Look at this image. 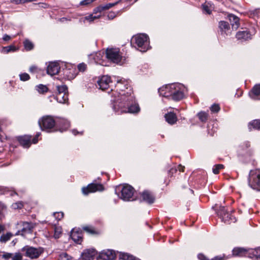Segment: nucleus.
<instances>
[{
	"instance_id": "f257e3e1",
	"label": "nucleus",
	"mask_w": 260,
	"mask_h": 260,
	"mask_svg": "<svg viewBox=\"0 0 260 260\" xmlns=\"http://www.w3.org/2000/svg\"><path fill=\"white\" fill-rule=\"evenodd\" d=\"M184 86L178 83H174L164 86L159 89V94L174 101H179L184 96Z\"/></svg>"
},
{
	"instance_id": "f03ea898",
	"label": "nucleus",
	"mask_w": 260,
	"mask_h": 260,
	"mask_svg": "<svg viewBox=\"0 0 260 260\" xmlns=\"http://www.w3.org/2000/svg\"><path fill=\"white\" fill-rule=\"evenodd\" d=\"M121 99L122 101L119 103L118 106L120 108L121 112L136 113L140 111V107L137 104L129 106L130 100L132 99L131 97L125 99V96L121 95Z\"/></svg>"
},
{
	"instance_id": "7ed1b4c3",
	"label": "nucleus",
	"mask_w": 260,
	"mask_h": 260,
	"mask_svg": "<svg viewBox=\"0 0 260 260\" xmlns=\"http://www.w3.org/2000/svg\"><path fill=\"white\" fill-rule=\"evenodd\" d=\"M249 186L255 189L260 190V170H251L249 173Z\"/></svg>"
},
{
	"instance_id": "20e7f679",
	"label": "nucleus",
	"mask_w": 260,
	"mask_h": 260,
	"mask_svg": "<svg viewBox=\"0 0 260 260\" xmlns=\"http://www.w3.org/2000/svg\"><path fill=\"white\" fill-rule=\"evenodd\" d=\"M148 37L145 34H139L133 37V41L141 48L140 51L145 52L148 49Z\"/></svg>"
},
{
	"instance_id": "39448f33",
	"label": "nucleus",
	"mask_w": 260,
	"mask_h": 260,
	"mask_svg": "<svg viewBox=\"0 0 260 260\" xmlns=\"http://www.w3.org/2000/svg\"><path fill=\"white\" fill-rule=\"evenodd\" d=\"M22 251L25 252L26 256L30 258H36L43 252V249L41 247L35 248L25 246L22 248Z\"/></svg>"
},
{
	"instance_id": "423d86ee",
	"label": "nucleus",
	"mask_w": 260,
	"mask_h": 260,
	"mask_svg": "<svg viewBox=\"0 0 260 260\" xmlns=\"http://www.w3.org/2000/svg\"><path fill=\"white\" fill-rule=\"evenodd\" d=\"M39 124L42 130H46L53 128L55 125V121L50 116L42 117L38 121Z\"/></svg>"
},
{
	"instance_id": "0eeeda50",
	"label": "nucleus",
	"mask_w": 260,
	"mask_h": 260,
	"mask_svg": "<svg viewBox=\"0 0 260 260\" xmlns=\"http://www.w3.org/2000/svg\"><path fill=\"white\" fill-rule=\"evenodd\" d=\"M106 56L114 63H119L121 60V55L119 54L118 49H107Z\"/></svg>"
},
{
	"instance_id": "6e6552de",
	"label": "nucleus",
	"mask_w": 260,
	"mask_h": 260,
	"mask_svg": "<svg viewBox=\"0 0 260 260\" xmlns=\"http://www.w3.org/2000/svg\"><path fill=\"white\" fill-rule=\"evenodd\" d=\"M18 225L21 228V230H19L16 235H24L25 234L30 233L34 228L35 224L31 222H21L18 224Z\"/></svg>"
},
{
	"instance_id": "1a4fd4ad",
	"label": "nucleus",
	"mask_w": 260,
	"mask_h": 260,
	"mask_svg": "<svg viewBox=\"0 0 260 260\" xmlns=\"http://www.w3.org/2000/svg\"><path fill=\"white\" fill-rule=\"evenodd\" d=\"M104 189L103 185L101 184L91 183L87 187H84L82 188V193L87 195L89 193L94 192L98 191H101Z\"/></svg>"
},
{
	"instance_id": "9d476101",
	"label": "nucleus",
	"mask_w": 260,
	"mask_h": 260,
	"mask_svg": "<svg viewBox=\"0 0 260 260\" xmlns=\"http://www.w3.org/2000/svg\"><path fill=\"white\" fill-rule=\"evenodd\" d=\"M134 194V188L130 185H124L121 190V199L124 201H129Z\"/></svg>"
},
{
	"instance_id": "9b49d317",
	"label": "nucleus",
	"mask_w": 260,
	"mask_h": 260,
	"mask_svg": "<svg viewBox=\"0 0 260 260\" xmlns=\"http://www.w3.org/2000/svg\"><path fill=\"white\" fill-rule=\"evenodd\" d=\"M96 255V251L93 249L84 250L81 255L82 260H93Z\"/></svg>"
},
{
	"instance_id": "f8f14e48",
	"label": "nucleus",
	"mask_w": 260,
	"mask_h": 260,
	"mask_svg": "<svg viewBox=\"0 0 260 260\" xmlns=\"http://www.w3.org/2000/svg\"><path fill=\"white\" fill-rule=\"evenodd\" d=\"M60 70L59 64L57 62H50L47 67V74L50 76H53L57 74Z\"/></svg>"
},
{
	"instance_id": "ddd939ff",
	"label": "nucleus",
	"mask_w": 260,
	"mask_h": 260,
	"mask_svg": "<svg viewBox=\"0 0 260 260\" xmlns=\"http://www.w3.org/2000/svg\"><path fill=\"white\" fill-rule=\"evenodd\" d=\"M111 82L110 77L108 76H102L98 81L99 88L104 90L109 87V84Z\"/></svg>"
},
{
	"instance_id": "4468645a",
	"label": "nucleus",
	"mask_w": 260,
	"mask_h": 260,
	"mask_svg": "<svg viewBox=\"0 0 260 260\" xmlns=\"http://www.w3.org/2000/svg\"><path fill=\"white\" fill-rule=\"evenodd\" d=\"M100 257L104 260H113L115 258L116 254L113 250L107 249L101 252Z\"/></svg>"
},
{
	"instance_id": "2eb2a0df",
	"label": "nucleus",
	"mask_w": 260,
	"mask_h": 260,
	"mask_svg": "<svg viewBox=\"0 0 260 260\" xmlns=\"http://www.w3.org/2000/svg\"><path fill=\"white\" fill-rule=\"evenodd\" d=\"M71 237L75 242L78 244H80L82 242V233L78 231L73 230L71 233Z\"/></svg>"
},
{
	"instance_id": "dca6fc26",
	"label": "nucleus",
	"mask_w": 260,
	"mask_h": 260,
	"mask_svg": "<svg viewBox=\"0 0 260 260\" xmlns=\"http://www.w3.org/2000/svg\"><path fill=\"white\" fill-rule=\"evenodd\" d=\"M250 96L253 99H260V84L255 85L249 92Z\"/></svg>"
},
{
	"instance_id": "f3484780",
	"label": "nucleus",
	"mask_w": 260,
	"mask_h": 260,
	"mask_svg": "<svg viewBox=\"0 0 260 260\" xmlns=\"http://www.w3.org/2000/svg\"><path fill=\"white\" fill-rule=\"evenodd\" d=\"M117 3H118V2H116V3L107 4L105 5L100 6L93 10V13H94V14H96L98 13H102V11L107 10V9H109L112 8V7H114Z\"/></svg>"
},
{
	"instance_id": "a211bd4d",
	"label": "nucleus",
	"mask_w": 260,
	"mask_h": 260,
	"mask_svg": "<svg viewBox=\"0 0 260 260\" xmlns=\"http://www.w3.org/2000/svg\"><path fill=\"white\" fill-rule=\"evenodd\" d=\"M30 139L31 137L29 136H24L19 137L18 141L24 147L28 148L31 144Z\"/></svg>"
},
{
	"instance_id": "6ab92c4d",
	"label": "nucleus",
	"mask_w": 260,
	"mask_h": 260,
	"mask_svg": "<svg viewBox=\"0 0 260 260\" xmlns=\"http://www.w3.org/2000/svg\"><path fill=\"white\" fill-rule=\"evenodd\" d=\"M141 197L144 201L148 203H152L154 201L153 196L148 191L143 192L141 194Z\"/></svg>"
},
{
	"instance_id": "aec40b11",
	"label": "nucleus",
	"mask_w": 260,
	"mask_h": 260,
	"mask_svg": "<svg viewBox=\"0 0 260 260\" xmlns=\"http://www.w3.org/2000/svg\"><path fill=\"white\" fill-rule=\"evenodd\" d=\"M228 17L231 22L233 29L236 30L240 25L239 18L233 14H230Z\"/></svg>"
},
{
	"instance_id": "412c9836",
	"label": "nucleus",
	"mask_w": 260,
	"mask_h": 260,
	"mask_svg": "<svg viewBox=\"0 0 260 260\" xmlns=\"http://www.w3.org/2000/svg\"><path fill=\"white\" fill-rule=\"evenodd\" d=\"M236 38L241 41H246L251 38V35L247 31H239L236 34Z\"/></svg>"
},
{
	"instance_id": "4be33fe9",
	"label": "nucleus",
	"mask_w": 260,
	"mask_h": 260,
	"mask_svg": "<svg viewBox=\"0 0 260 260\" xmlns=\"http://www.w3.org/2000/svg\"><path fill=\"white\" fill-rule=\"evenodd\" d=\"M220 215L222 216V220L226 223L230 224L236 221L235 218L228 213L224 212L223 214L221 213Z\"/></svg>"
},
{
	"instance_id": "5701e85b",
	"label": "nucleus",
	"mask_w": 260,
	"mask_h": 260,
	"mask_svg": "<svg viewBox=\"0 0 260 260\" xmlns=\"http://www.w3.org/2000/svg\"><path fill=\"white\" fill-rule=\"evenodd\" d=\"M165 117L166 120L170 124H174L177 120L175 114L173 112H170L166 114Z\"/></svg>"
},
{
	"instance_id": "b1692460",
	"label": "nucleus",
	"mask_w": 260,
	"mask_h": 260,
	"mask_svg": "<svg viewBox=\"0 0 260 260\" xmlns=\"http://www.w3.org/2000/svg\"><path fill=\"white\" fill-rule=\"evenodd\" d=\"M56 99L58 102L61 104H65L68 102V93H57Z\"/></svg>"
},
{
	"instance_id": "393cba45",
	"label": "nucleus",
	"mask_w": 260,
	"mask_h": 260,
	"mask_svg": "<svg viewBox=\"0 0 260 260\" xmlns=\"http://www.w3.org/2000/svg\"><path fill=\"white\" fill-rule=\"evenodd\" d=\"M202 8L204 13L210 14L214 9V5L211 3L206 2L202 5Z\"/></svg>"
},
{
	"instance_id": "a878e982",
	"label": "nucleus",
	"mask_w": 260,
	"mask_h": 260,
	"mask_svg": "<svg viewBox=\"0 0 260 260\" xmlns=\"http://www.w3.org/2000/svg\"><path fill=\"white\" fill-rule=\"evenodd\" d=\"M218 26L222 33L226 34L230 28L229 23L224 21H220L219 22Z\"/></svg>"
},
{
	"instance_id": "bb28decb",
	"label": "nucleus",
	"mask_w": 260,
	"mask_h": 260,
	"mask_svg": "<svg viewBox=\"0 0 260 260\" xmlns=\"http://www.w3.org/2000/svg\"><path fill=\"white\" fill-rule=\"evenodd\" d=\"M247 252V250L241 247H236L233 250V254L235 256H243Z\"/></svg>"
},
{
	"instance_id": "cd10ccee",
	"label": "nucleus",
	"mask_w": 260,
	"mask_h": 260,
	"mask_svg": "<svg viewBox=\"0 0 260 260\" xmlns=\"http://www.w3.org/2000/svg\"><path fill=\"white\" fill-rule=\"evenodd\" d=\"M64 73L68 79L69 80L74 79L77 75L75 69H67L64 71Z\"/></svg>"
},
{
	"instance_id": "c85d7f7f",
	"label": "nucleus",
	"mask_w": 260,
	"mask_h": 260,
	"mask_svg": "<svg viewBox=\"0 0 260 260\" xmlns=\"http://www.w3.org/2000/svg\"><path fill=\"white\" fill-rule=\"evenodd\" d=\"M19 49L18 47L14 45H10L8 46L4 47L2 49V52L4 53H8L10 52H14Z\"/></svg>"
},
{
	"instance_id": "c756f323",
	"label": "nucleus",
	"mask_w": 260,
	"mask_h": 260,
	"mask_svg": "<svg viewBox=\"0 0 260 260\" xmlns=\"http://www.w3.org/2000/svg\"><path fill=\"white\" fill-rule=\"evenodd\" d=\"M36 90L40 94H44L48 91L47 86L43 84H39L35 87Z\"/></svg>"
},
{
	"instance_id": "7c9ffc66",
	"label": "nucleus",
	"mask_w": 260,
	"mask_h": 260,
	"mask_svg": "<svg viewBox=\"0 0 260 260\" xmlns=\"http://www.w3.org/2000/svg\"><path fill=\"white\" fill-rule=\"evenodd\" d=\"M119 257L123 260H136V258L134 256L126 253L120 252Z\"/></svg>"
},
{
	"instance_id": "2f4dec72",
	"label": "nucleus",
	"mask_w": 260,
	"mask_h": 260,
	"mask_svg": "<svg viewBox=\"0 0 260 260\" xmlns=\"http://www.w3.org/2000/svg\"><path fill=\"white\" fill-rule=\"evenodd\" d=\"M62 228L60 226H55L54 229L53 237L55 239H58L62 235Z\"/></svg>"
},
{
	"instance_id": "473e14b6",
	"label": "nucleus",
	"mask_w": 260,
	"mask_h": 260,
	"mask_svg": "<svg viewBox=\"0 0 260 260\" xmlns=\"http://www.w3.org/2000/svg\"><path fill=\"white\" fill-rule=\"evenodd\" d=\"M249 126L250 129L253 128L256 129L260 130V120H254L249 123Z\"/></svg>"
},
{
	"instance_id": "72a5a7b5",
	"label": "nucleus",
	"mask_w": 260,
	"mask_h": 260,
	"mask_svg": "<svg viewBox=\"0 0 260 260\" xmlns=\"http://www.w3.org/2000/svg\"><path fill=\"white\" fill-rule=\"evenodd\" d=\"M12 236V234L10 233H7L6 234H3L0 237V241L1 242L5 243L9 240Z\"/></svg>"
},
{
	"instance_id": "f704fd0d",
	"label": "nucleus",
	"mask_w": 260,
	"mask_h": 260,
	"mask_svg": "<svg viewBox=\"0 0 260 260\" xmlns=\"http://www.w3.org/2000/svg\"><path fill=\"white\" fill-rule=\"evenodd\" d=\"M83 229L84 231L90 234H96L98 233L93 227L90 226H85L83 228Z\"/></svg>"
},
{
	"instance_id": "c9c22d12",
	"label": "nucleus",
	"mask_w": 260,
	"mask_h": 260,
	"mask_svg": "<svg viewBox=\"0 0 260 260\" xmlns=\"http://www.w3.org/2000/svg\"><path fill=\"white\" fill-rule=\"evenodd\" d=\"M23 44L25 49L27 51H29L34 48V45L32 42L28 40H25Z\"/></svg>"
},
{
	"instance_id": "e433bc0d",
	"label": "nucleus",
	"mask_w": 260,
	"mask_h": 260,
	"mask_svg": "<svg viewBox=\"0 0 260 260\" xmlns=\"http://www.w3.org/2000/svg\"><path fill=\"white\" fill-rule=\"evenodd\" d=\"M22 259V255L20 252L11 253V260H21Z\"/></svg>"
},
{
	"instance_id": "4c0bfd02",
	"label": "nucleus",
	"mask_w": 260,
	"mask_h": 260,
	"mask_svg": "<svg viewBox=\"0 0 260 260\" xmlns=\"http://www.w3.org/2000/svg\"><path fill=\"white\" fill-rule=\"evenodd\" d=\"M57 93H68L67 87L65 85L57 86Z\"/></svg>"
},
{
	"instance_id": "58836bf2",
	"label": "nucleus",
	"mask_w": 260,
	"mask_h": 260,
	"mask_svg": "<svg viewBox=\"0 0 260 260\" xmlns=\"http://www.w3.org/2000/svg\"><path fill=\"white\" fill-rule=\"evenodd\" d=\"M19 78L21 81H26L30 79V76L27 73H24L19 75Z\"/></svg>"
},
{
	"instance_id": "ea45409f",
	"label": "nucleus",
	"mask_w": 260,
	"mask_h": 260,
	"mask_svg": "<svg viewBox=\"0 0 260 260\" xmlns=\"http://www.w3.org/2000/svg\"><path fill=\"white\" fill-rule=\"evenodd\" d=\"M61 124L62 125L61 128L62 131H65L70 126V122L67 120H62Z\"/></svg>"
},
{
	"instance_id": "a19ab883",
	"label": "nucleus",
	"mask_w": 260,
	"mask_h": 260,
	"mask_svg": "<svg viewBox=\"0 0 260 260\" xmlns=\"http://www.w3.org/2000/svg\"><path fill=\"white\" fill-rule=\"evenodd\" d=\"M53 217L56 219L57 221H58L63 218V213L61 212H55L53 213Z\"/></svg>"
},
{
	"instance_id": "79ce46f5",
	"label": "nucleus",
	"mask_w": 260,
	"mask_h": 260,
	"mask_svg": "<svg viewBox=\"0 0 260 260\" xmlns=\"http://www.w3.org/2000/svg\"><path fill=\"white\" fill-rule=\"evenodd\" d=\"M59 260H72V258L66 253L63 252L60 254Z\"/></svg>"
},
{
	"instance_id": "37998d69",
	"label": "nucleus",
	"mask_w": 260,
	"mask_h": 260,
	"mask_svg": "<svg viewBox=\"0 0 260 260\" xmlns=\"http://www.w3.org/2000/svg\"><path fill=\"white\" fill-rule=\"evenodd\" d=\"M198 116H199V119L201 121H205L207 119L208 115L205 112H201L199 113Z\"/></svg>"
},
{
	"instance_id": "c03bdc74",
	"label": "nucleus",
	"mask_w": 260,
	"mask_h": 260,
	"mask_svg": "<svg viewBox=\"0 0 260 260\" xmlns=\"http://www.w3.org/2000/svg\"><path fill=\"white\" fill-rule=\"evenodd\" d=\"M223 168V166L222 165H216L213 168V172L215 174H217L219 173V171L222 169Z\"/></svg>"
},
{
	"instance_id": "a18cd8bd",
	"label": "nucleus",
	"mask_w": 260,
	"mask_h": 260,
	"mask_svg": "<svg viewBox=\"0 0 260 260\" xmlns=\"http://www.w3.org/2000/svg\"><path fill=\"white\" fill-rule=\"evenodd\" d=\"M23 204L22 202H18L15 203H13L12 205V207L14 209H21L23 207Z\"/></svg>"
},
{
	"instance_id": "49530a36",
	"label": "nucleus",
	"mask_w": 260,
	"mask_h": 260,
	"mask_svg": "<svg viewBox=\"0 0 260 260\" xmlns=\"http://www.w3.org/2000/svg\"><path fill=\"white\" fill-rule=\"evenodd\" d=\"M219 106L217 104L213 105L210 108L211 111L213 112H217L219 111Z\"/></svg>"
},
{
	"instance_id": "de8ad7c7",
	"label": "nucleus",
	"mask_w": 260,
	"mask_h": 260,
	"mask_svg": "<svg viewBox=\"0 0 260 260\" xmlns=\"http://www.w3.org/2000/svg\"><path fill=\"white\" fill-rule=\"evenodd\" d=\"M79 71L84 72L86 69V65L84 63H80L78 66Z\"/></svg>"
},
{
	"instance_id": "09e8293b",
	"label": "nucleus",
	"mask_w": 260,
	"mask_h": 260,
	"mask_svg": "<svg viewBox=\"0 0 260 260\" xmlns=\"http://www.w3.org/2000/svg\"><path fill=\"white\" fill-rule=\"evenodd\" d=\"M117 14V13L114 12H110L108 13L107 17H108V19H113L116 17Z\"/></svg>"
},
{
	"instance_id": "8fccbe9b",
	"label": "nucleus",
	"mask_w": 260,
	"mask_h": 260,
	"mask_svg": "<svg viewBox=\"0 0 260 260\" xmlns=\"http://www.w3.org/2000/svg\"><path fill=\"white\" fill-rule=\"evenodd\" d=\"M101 53H97L96 54V58H94L95 61L101 64L104 65L103 61H101L100 59V57L101 56Z\"/></svg>"
},
{
	"instance_id": "3c124183",
	"label": "nucleus",
	"mask_w": 260,
	"mask_h": 260,
	"mask_svg": "<svg viewBox=\"0 0 260 260\" xmlns=\"http://www.w3.org/2000/svg\"><path fill=\"white\" fill-rule=\"evenodd\" d=\"M2 257L5 260H10L11 257V253H4L2 255Z\"/></svg>"
},
{
	"instance_id": "603ef678",
	"label": "nucleus",
	"mask_w": 260,
	"mask_h": 260,
	"mask_svg": "<svg viewBox=\"0 0 260 260\" xmlns=\"http://www.w3.org/2000/svg\"><path fill=\"white\" fill-rule=\"evenodd\" d=\"M29 71L30 73H35L38 71V68L35 66H32L29 68Z\"/></svg>"
},
{
	"instance_id": "864d4df0",
	"label": "nucleus",
	"mask_w": 260,
	"mask_h": 260,
	"mask_svg": "<svg viewBox=\"0 0 260 260\" xmlns=\"http://www.w3.org/2000/svg\"><path fill=\"white\" fill-rule=\"evenodd\" d=\"M91 15H92V17L93 18V20L100 18L102 16L101 13H98L96 14H94V13L93 12L92 14H91Z\"/></svg>"
},
{
	"instance_id": "5fc2aeb1",
	"label": "nucleus",
	"mask_w": 260,
	"mask_h": 260,
	"mask_svg": "<svg viewBox=\"0 0 260 260\" xmlns=\"http://www.w3.org/2000/svg\"><path fill=\"white\" fill-rule=\"evenodd\" d=\"M94 0H84L80 2L81 5H87L92 3Z\"/></svg>"
},
{
	"instance_id": "6e6d98bb",
	"label": "nucleus",
	"mask_w": 260,
	"mask_h": 260,
	"mask_svg": "<svg viewBox=\"0 0 260 260\" xmlns=\"http://www.w3.org/2000/svg\"><path fill=\"white\" fill-rule=\"evenodd\" d=\"M84 19L89 21V22H92L94 21L91 14H90L89 15L85 17L84 18Z\"/></svg>"
},
{
	"instance_id": "4d7b16f0",
	"label": "nucleus",
	"mask_w": 260,
	"mask_h": 260,
	"mask_svg": "<svg viewBox=\"0 0 260 260\" xmlns=\"http://www.w3.org/2000/svg\"><path fill=\"white\" fill-rule=\"evenodd\" d=\"M254 254L257 258H260V247L255 249Z\"/></svg>"
},
{
	"instance_id": "13d9d810",
	"label": "nucleus",
	"mask_w": 260,
	"mask_h": 260,
	"mask_svg": "<svg viewBox=\"0 0 260 260\" xmlns=\"http://www.w3.org/2000/svg\"><path fill=\"white\" fill-rule=\"evenodd\" d=\"M198 256L199 260H209L204 255L202 254H199Z\"/></svg>"
},
{
	"instance_id": "bf43d9fd",
	"label": "nucleus",
	"mask_w": 260,
	"mask_h": 260,
	"mask_svg": "<svg viewBox=\"0 0 260 260\" xmlns=\"http://www.w3.org/2000/svg\"><path fill=\"white\" fill-rule=\"evenodd\" d=\"M11 39V37L8 35L5 34L3 38V39L5 41H8Z\"/></svg>"
},
{
	"instance_id": "052dcab7",
	"label": "nucleus",
	"mask_w": 260,
	"mask_h": 260,
	"mask_svg": "<svg viewBox=\"0 0 260 260\" xmlns=\"http://www.w3.org/2000/svg\"><path fill=\"white\" fill-rule=\"evenodd\" d=\"M40 136V134H38L37 135L36 137L35 138H34L32 140V143H34V144H36L38 142V137Z\"/></svg>"
},
{
	"instance_id": "680f3d73",
	"label": "nucleus",
	"mask_w": 260,
	"mask_h": 260,
	"mask_svg": "<svg viewBox=\"0 0 260 260\" xmlns=\"http://www.w3.org/2000/svg\"><path fill=\"white\" fill-rule=\"evenodd\" d=\"M223 258L221 256H216L212 260H222Z\"/></svg>"
},
{
	"instance_id": "e2e57ef3",
	"label": "nucleus",
	"mask_w": 260,
	"mask_h": 260,
	"mask_svg": "<svg viewBox=\"0 0 260 260\" xmlns=\"http://www.w3.org/2000/svg\"><path fill=\"white\" fill-rule=\"evenodd\" d=\"M72 132H73V133L75 135H76L77 133H78V134H82V133H81V132H80H80H77L76 130H73V131H72Z\"/></svg>"
},
{
	"instance_id": "0e129e2a",
	"label": "nucleus",
	"mask_w": 260,
	"mask_h": 260,
	"mask_svg": "<svg viewBox=\"0 0 260 260\" xmlns=\"http://www.w3.org/2000/svg\"><path fill=\"white\" fill-rule=\"evenodd\" d=\"M4 226L0 224V233L4 231Z\"/></svg>"
},
{
	"instance_id": "69168bd1",
	"label": "nucleus",
	"mask_w": 260,
	"mask_h": 260,
	"mask_svg": "<svg viewBox=\"0 0 260 260\" xmlns=\"http://www.w3.org/2000/svg\"><path fill=\"white\" fill-rule=\"evenodd\" d=\"M0 207L2 208V209L6 208L5 206L3 204H2L1 203H0Z\"/></svg>"
},
{
	"instance_id": "338daca9",
	"label": "nucleus",
	"mask_w": 260,
	"mask_h": 260,
	"mask_svg": "<svg viewBox=\"0 0 260 260\" xmlns=\"http://www.w3.org/2000/svg\"><path fill=\"white\" fill-rule=\"evenodd\" d=\"M221 210L222 211H223V210H224V207H221Z\"/></svg>"
}]
</instances>
